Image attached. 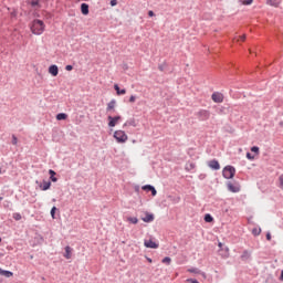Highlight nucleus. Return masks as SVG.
I'll return each instance as SVG.
<instances>
[{
    "label": "nucleus",
    "mask_w": 283,
    "mask_h": 283,
    "mask_svg": "<svg viewBox=\"0 0 283 283\" xmlns=\"http://www.w3.org/2000/svg\"><path fill=\"white\" fill-rule=\"evenodd\" d=\"M116 107V99H112L106 107L107 112H112V109H114Z\"/></svg>",
    "instance_id": "nucleus-17"
},
{
    "label": "nucleus",
    "mask_w": 283,
    "mask_h": 283,
    "mask_svg": "<svg viewBox=\"0 0 283 283\" xmlns=\"http://www.w3.org/2000/svg\"><path fill=\"white\" fill-rule=\"evenodd\" d=\"M197 116L200 120H209V118H211V113L207 109H201L198 112Z\"/></svg>",
    "instance_id": "nucleus-4"
},
{
    "label": "nucleus",
    "mask_w": 283,
    "mask_h": 283,
    "mask_svg": "<svg viewBox=\"0 0 283 283\" xmlns=\"http://www.w3.org/2000/svg\"><path fill=\"white\" fill-rule=\"evenodd\" d=\"M248 160H255V156L251 155V153H247Z\"/></svg>",
    "instance_id": "nucleus-32"
},
{
    "label": "nucleus",
    "mask_w": 283,
    "mask_h": 283,
    "mask_svg": "<svg viewBox=\"0 0 283 283\" xmlns=\"http://www.w3.org/2000/svg\"><path fill=\"white\" fill-rule=\"evenodd\" d=\"M240 41H247V35H241Z\"/></svg>",
    "instance_id": "nucleus-40"
},
{
    "label": "nucleus",
    "mask_w": 283,
    "mask_h": 283,
    "mask_svg": "<svg viewBox=\"0 0 283 283\" xmlns=\"http://www.w3.org/2000/svg\"><path fill=\"white\" fill-rule=\"evenodd\" d=\"M163 263L164 264H171V258H169V256L164 258Z\"/></svg>",
    "instance_id": "nucleus-28"
},
{
    "label": "nucleus",
    "mask_w": 283,
    "mask_h": 283,
    "mask_svg": "<svg viewBox=\"0 0 283 283\" xmlns=\"http://www.w3.org/2000/svg\"><path fill=\"white\" fill-rule=\"evenodd\" d=\"M211 98L213 103H222V101H224V95H222V93H213Z\"/></svg>",
    "instance_id": "nucleus-8"
},
{
    "label": "nucleus",
    "mask_w": 283,
    "mask_h": 283,
    "mask_svg": "<svg viewBox=\"0 0 283 283\" xmlns=\"http://www.w3.org/2000/svg\"><path fill=\"white\" fill-rule=\"evenodd\" d=\"M31 6H32L33 8H36V6H39V0H33V1H31Z\"/></svg>",
    "instance_id": "nucleus-35"
},
{
    "label": "nucleus",
    "mask_w": 283,
    "mask_h": 283,
    "mask_svg": "<svg viewBox=\"0 0 283 283\" xmlns=\"http://www.w3.org/2000/svg\"><path fill=\"white\" fill-rule=\"evenodd\" d=\"M0 275H2L3 277H12V275H14V273H12L11 271L3 270V269L0 268Z\"/></svg>",
    "instance_id": "nucleus-16"
},
{
    "label": "nucleus",
    "mask_w": 283,
    "mask_h": 283,
    "mask_svg": "<svg viewBox=\"0 0 283 283\" xmlns=\"http://www.w3.org/2000/svg\"><path fill=\"white\" fill-rule=\"evenodd\" d=\"M239 2H240L242 6H251V3H253V0H239Z\"/></svg>",
    "instance_id": "nucleus-22"
},
{
    "label": "nucleus",
    "mask_w": 283,
    "mask_h": 283,
    "mask_svg": "<svg viewBox=\"0 0 283 283\" xmlns=\"http://www.w3.org/2000/svg\"><path fill=\"white\" fill-rule=\"evenodd\" d=\"M120 115L115 117L108 116V127H116L120 123Z\"/></svg>",
    "instance_id": "nucleus-6"
},
{
    "label": "nucleus",
    "mask_w": 283,
    "mask_h": 283,
    "mask_svg": "<svg viewBox=\"0 0 283 283\" xmlns=\"http://www.w3.org/2000/svg\"><path fill=\"white\" fill-rule=\"evenodd\" d=\"M148 17H155L154 11H148Z\"/></svg>",
    "instance_id": "nucleus-42"
},
{
    "label": "nucleus",
    "mask_w": 283,
    "mask_h": 283,
    "mask_svg": "<svg viewBox=\"0 0 283 283\" xmlns=\"http://www.w3.org/2000/svg\"><path fill=\"white\" fill-rule=\"evenodd\" d=\"M223 178L231 180L235 176V168L233 166H226L222 171Z\"/></svg>",
    "instance_id": "nucleus-3"
},
{
    "label": "nucleus",
    "mask_w": 283,
    "mask_h": 283,
    "mask_svg": "<svg viewBox=\"0 0 283 283\" xmlns=\"http://www.w3.org/2000/svg\"><path fill=\"white\" fill-rule=\"evenodd\" d=\"M218 247H219L220 249H222V242H219Z\"/></svg>",
    "instance_id": "nucleus-44"
},
{
    "label": "nucleus",
    "mask_w": 283,
    "mask_h": 283,
    "mask_svg": "<svg viewBox=\"0 0 283 283\" xmlns=\"http://www.w3.org/2000/svg\"><path fill=\"white\" fill-rule=\"evenodd\" d=\"M55 213H56V207H53V208L51 209V217H52L53 219H54Z\"/></svg>",
    "instance_id": "nucleus-34"
},
{
    "label": "nucleus",
    "mask_w": 283,
    "mask_h": 283,
    "mask_svg": "<svg viewBox=\"0 0 283 283\" xmlns=\"http://www.w3.org/2000/svg\"><path fill=\"white\" fill-rule=\"evenodd\" d=\"M49 174H50V178L52 180V182H56L59 179L55 177L56 176V172L52 169L49 170Z\"/></svg>",
    "instance_id": "nucleus-21"
},
{
    "label": "nucleus",
    "mask_w": 283,
    "mask_h": 283,
    "mask_svg": "<svg viewBox=\"0 0 283 283\" xmlns=\"http://www.w3.org/2000/svg\"><path fill=\"white\" fill-rule=\"evenodd\" d=\"M129 103H136V96L132 95V96L129 97Z\"/></svg>",
    "instance_id": "nucleus-37"
},
{
    "label": "nucleus",
    "mask_w": 283,
    "mask_h": 283,
    "mask_svg": "<svg viewBox=\"0 0 283 283\" xmlns=\"http://www.w3.org/2000/svg\"><path fill=\"white\" fill-rule=\"evenodd\" d=\"M268 6H272L273 8H280V3H282V0H268Z\"/></svg>",
    "instance_id": "nucleus-14"
},
{
    "label": "nucleus",
    "mask_w": 283,
    "mask_h": 283,
    "mask_svg": "<svg viewBox=\"0 0 283 283\" xmlns=\"http://www.w3.org/2000/svg\"><path fill=\"white\" fill-rule=\"evenodd\" d=\"M126 222H129L130 224H138V218L128 217V218H126Z\"/></svg>",
    "instance_id": "nucleus-18"
},
{
    "label": "nucleus",
    "mask_w": 283,
    "mask_h": 283,
    "mask_svg": "<svg viewBox=\"0 0 283 283\" xmlns=\"http://www.w3.org/2000/svg\"><path fill=\"white\" fill-rule=\"evenodd\" d=\"M19 143V139L17 138V136H12V145H17Z\"/></svg>",
    "instance_id": "nucleus-33"
},
{
    "label": "nucleus",
    "mask_w": 283,
    "mask_h": 283,
    "mask_svg": "<svg viewBox=\"0 0 283 283\" xmlns=\"http://www.w3.org/2000/svg\"><path fill=\"white\" fill-rule=\"evenodd\" d=\"M56 120H67V114H65V113L57 114Z\"/></svg>",
    "instance_id": "nucleus-20"
},
{
    "label": "nucleus",
    "mask_w": 283,
    "mask_h": 283,
    "mask_svg": "<svg viewBox=\"0 0 283 283\" xmlns=\"http://www.w3.org/2000/svg\"><path fill=\"white\" fill-rule=\"evenodd\" d=\"M143 222H154V214L148 211L144 212V217H142Z\"/></svg>",
    "instance_id": "nucleus-9"
},
{
    "label": "nucleus",
    "mask_w": 283,
    "mask_h": 283,
    "mask_svg": "<svg viewBox=\"0 0 283 283\" xmlns=\"http://www.w3.org/2000/svg\"><path fill=\"white\" fill-rule=\"evenodd\" d=\"M50 187H52V182L43 181V184H42V191H48V189H50Z\"/></svg>",
    "instance_id": "nucleus-19"
},
{
    "label": "nucleus",
    "mask_w": 283,
    "mask_h": 283,
    "mask_svg": "<svg viewBox=\"0 0 283 283\" xmlns=\"http://www.w3.org/2000/svg\"><path fill=\"white\" fill-rule=\"evenodd\" d=\"M228 190L231 191V193H240V184H232L229 181L227 184Z\"/></svg>",
    "instance_id": "nucleus-5"
},
{
    "label": "nucleus",
    "mask_w": 283,
    "mask_h": 283,
    "mask_svg": "<svg viewBox=\"0 0 283 283\" xmlns=\"http://www.w3.org/2000/svg\"><path fill=\"white\" fill-rule=\"evenodd\" d=\"M49 74L52 76H59V66L56 64H53L49 67Z\"/></svg>",
    "instance_id": "nucleus-11"
},
{
    "label": "nucleus",
    "mask_w": 283,
    "mask_h": 283,
    "mask_svg": "<svg viewBox=\"0 0 283 283\" xmlns=\"http://www.w3.org/2000/svg\"><path fill=\"white\" fill-rule=\"evenodd\" d=\"M252 233H253L254 235H260V234L262 233V229H260V228H254V229L252 230Z\"/></svg>",
    "instance_id": "nucleus-25"
},
{
    "label": "nucleus",
    "mask_w": 283,
    "mask_h": 283,
    "mask_svg": "<svg viewBox=\"0 0 283 283\" xmlns=\"http://www.w3.org/2000/svg\"><path fill=\"white\" fill-rule=\"evenodd\" d=\"M21 213H19V212H14L13 213V219H15L17 221H19V220H21Z\"/></svg>",
    "instance_id": "nucleus-31"
},
{
    "label": "nucleus",
    "mask_w": 283,
    "mask_h": 283,
    "mask_svg": "<svg viewBox=\"0 0 283 283\" xmlns=\"http://www.w3.org/2000/svg\"><path fill=\"white\" fill-rule=\"evenodd\" d=\"M114 90H115L117 96H123V95L127 94V91L125 88L120 90V86H118V84L114 85Z\"/></svg>",
    "instance_id": "nucleus-12"
},
{
    "label": "nucleus",
    "mask_w": 283,
    "mask_h": 283,
    "mask_svg": "<svg viewBox=\"0 0 283 283\" xmlns=\"http://www.w3.org/2000/svg\"><path fill=\"white\" fill-rule=\"evenodd\" d=\"M144 245L146 247V249H158V247H159V244L151 239L145 240Z\"/></svg>",
    "instance_id": "nucleus-7"
},
{
    "label": "nucleus",
    "mask_w": 283,
    "mask_h": 283,
    "mask_svg": "<svg viewBox=\"0 0 283 283\" xmlns=\"http://www.w3.org/2000/svg\"><path fill=\"white\" fill-rule=\"evenodd\" d=\"M65 70H66V72H72V70H74V66H72V65H66V66H65Z\"/></svg>",
    "instance_id": "nucleus-36"
},
{
    "label": "nucleus",
    "mask_w": 283,
    "mask_h": 283,
    "mask_svg": "<svg viewBox=\"0 0 283 283\" xmlns=\"http://www.w3.org/2000/svg\"><path fill=\"white\" fill-rule=\"evenodd\" d=\"M266 240L271 241V232L266 233Z\"/></svg>",
    "instance_id": "nucleus-41"
},
{
    "label": "nucleus",
    "mask_w": 283,
    "mask_h": 283,
    "mask_svg": "<svg viewBox=\"0 0 283 283\" xmlns=\"http://www.w3.org/2000/svg\"><path fill=\"white\" fill-rule=\"evenodd\" d=\"M241 258L243 259V260H249V258H251V253H249V251H244L243 252V254L241 255Z\"/></svg>",
    "instance_id": "nucleus-24"
},
{
    "label": "nucleus",
    "mask_w": 283,
    "mask_h": 283,
    "mask_svg": "<svg viewBox=\"0 0 283 283\" xmlns=\"http://www.w3.org/2000/svg\"><path fill=\"white\" fill-rule=\"evenodd\" d=\"M279 187L280 189H283V175L279 177Z\"/></svg>",
    "instance_id": "nucleus-30"
},
{
    "label": "nucleus",
    "mask_w": 283,
    "mask_h": 283,
    "mask_svg": "<svg viewBox=\"0 0 283 283\" xmlns=\"http://www.w3.org/2000/svg\"><path fill=\"white\" fill-rule=\"evenodd\" d=\"M32 34L40 35L42 32H45V23L41 20H34L31 25Z\"/></svg>",
    "instance_id": "nucleus-1"
},
{
    "label": "nucleus",
    "mask_w": 283,
    "mask_h": 283,
    "mask_svg": "<svg viewBox=\"0 0 283 283\" xmlns=\"http://www.w3.org/2000/svg\"><path fill=\"white\" fill-rule=\"evenodd\" d=\"M64 258L66 260H72V248L70 245H66L65 247V254H64Z\"/></svg>",
    "instance_id": "nucleus-15"
},
{
    "label": "nucleus",
    "mask_w": 283,
    "mask_h": 283,
    "mask_svg": "<svg viewBox=\"0 0 283 283\" xmlns=\"http://www.w3.org/2000/svg\"><path fill=\"white\" fill-rule=\"evenodd\" d=\"M280 280H281V282H283V270L281 271Z\"/></svg>",
    "instance_id": "nucleus-43"
},
{
    "label": "nucleus",
    "mask_w": 283,
    "mask_h": 283,
    "mask_svg": "<svg viewBox=\"0 0 283 283\" xmlns=\"http://www.w3.org/2000/svg\"><path fill=\"white\" fill-rule=\"evenodd\" d=\"M186 169H196V164L193 163L186 164Z\"/></svg>",
    "instance_id": "nucleus-26"
},
{
    "label": "nucleus",
    "mask_w": 283,
    "mask_h": 283,
    "mask_svg": "<svg viewBox=\"0 0 283 283\" xmlns=\"http://www.w3.org/2000/svg\"><path fill=\"white\" fill-rule=\"evenodd\" d=\"M81 12L84 15L90 14V6L87 3H82L81 4Z\"/></svg>",
    "instance_id": "nucleus-13"
},
{
    "label": "nucleus",
    "mask_w": 283,
    "mask_h": 283,
    "mask_svg": "<svg viewBox=\"0 0 283 283\" xmlns=\"http://www.w3.org/2000/svg\"><path fill=\"white\" fill-rule=\"evenodd\" d=\"M251 151L253 153V154H260V147H258V146H254V147H252L251 148Z\"/></svg>",
    "instance_id": "nucleus-29"
},
{
    "label": "nucleus",
    "mask_w": 283,
    "mask_h": 283,
    "mask_svg": "<svg viewBox=\"0 0 283 283\" xmlns=\"http://www.w3.org/2000/svg\"><path fill=\"white\" fill-rule=\"evenodd\" d=\"M3 200V197H0V201Z\"/></svg>",
    "instance_id": "nucleus-46"
},
{
    "label": "nucleus",
    "mask_w": 283,
    "mask_h": 283,
    "mask_svg": "<svg viewBox=\"0 0 283 283\" xmlns=\"http://www.w3.org/2000/svg\"><path fill=\"white\" fill-rule=\"evenodd\" d=\"M142 189H143L144 191H150L151 189H154V186H151V185H146V186L142 187Z\"/></svg>",
    "instance_id": "nucleus-27"
},
{
    "label": "nucleus",
    "mask_w": 283,
    "mask_h": 283,
    "mask_svg": "<svg viewBox=\"0 0 283 283\" xmlns=\"http://www.w3.org/2000/svg\"><path fill=\"white\" fill-rule=\"evenodd\" d=\"M118 1L117 0H111V6L114 7V6H117Z\"/></svg>",
    "instance_id": "nucleus-38"
},
{
    "label": "nucleus",
    "mask_w": 283,
    "mask_h": 283,
    "mask_svg": "<svg viewBox=\"0 0 283 283\" xmlns=\"http://www.w3.org/2000/svg\"><path fill=\"white\" fill-rule=\"evenodd\" d=\"M151 191V196H156L158 193V191H156V188L153 187Z\"/></svg>",
    "instance_id": "nucleus-39"
},
{
    "label": "nucleus",
    "mask_w": 283,
    "mask_h": 283,
    "mask_svg": "<svg viewBox=\"0 0 283 283\" xmlns=\"http://www.w3.org/2000/svg\"><path fill=\"white\" fill-rule=\"evenodd\" d=\"M208 167H210V169L218 170V169H220V163H218V160H216V159H212V160L208 161Z\"/></svg>",
    "instance_id": "nucleus-10"
},
{
    "label": "nucleus",
    "mask_w": 283,
    "mask_h": 283,
    "mask_svg": "<svg viewBox=\"0 0 283 283\" xmlns=\"http://www.w3.org/2000/svg\"><path fill=\"white\" fill-rule=\"evenodd\" d=\"M113 137L117 143L124 144L126 140H129V136H127V133L125 130H115Z\"/></svg>",
    "instance_id": "nucleus-2"
},
{
    "label": "nucleus",
    "mask_w": 283,
    "mask_h": 283,
    "mask_svg": "<svg viewBox=\"0 0 283 283\" xmlns=\"http://www.w3.org/2000/svg\"><path fill=\"white\" fill-rule=\"evenodd\" d=\"M205 222H213V217L209 213L205 216Z\"/></svg>",
    "instance_id": "nucleus-23"
},
{
    "label": "nucleus",
    "mask_w": 283,
    "mask_h": 283,
    "mask_svg": "<svg viewBox=\"0 0 283 283\" xmlns=\"http://www.w3.org/2000/svg\"><path fill=\"white\" fill-rule=\"evenodd\" d=\"M147 261H148L150 264H151V262H153L150 258H147Z\"/></svg>",
    "instance_id": "nucleus-45"
}]
</instances>
